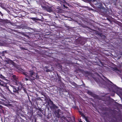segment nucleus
I'll list each match as a JSON object with an SVG mask.
<instances>
[{"label": "nucleus", "mask_w": 122, "mask_h": 122, "mask_svg": "<svg viewBox=\"0 0 122 122\" xmlns=\"http://www.w3.org/2000/svg\"><path fill=\"white\" fill-rule=\"evenodd\" d=\"M80 113L82 115V116H83V113H82L81 112L79 111Z\"/></svg>", "instance_id": "obj_5"}, {"label": "nucleus", "mask_w": 122, "mask_h": 122, "mask_svg": "<svg viewBox=\"0 0 122 122\" xmlns=\"http://www.w3.org/2000/svg\"><path fill=\"white\" fill-rule=\"evenodd\" d=\"M25 80H26V81L28 80V79L27 78H25Z\"/></svg>", "instance_id": "obj_7"}, {"label": "nucleus", "mask_w": 122, "mask_h": 122, "mask_svg": "<svg viewBox=\"0 0 122 122\" xmlns=\"http://www.w3.org/2000/svg\"><path fill=\"white\" fill-rule=\"evenodd\" d=\"M8 63H10L12 65H14V62L11 60H10L8 61Z\"/></svg>", "instance_id": "obj_4"}, {"label": "nucleus", "mask_w": 122, "mask_h": 122, "mask_svg": "<svg viewBox=\"0 0 122 122\" xmlns=\"http://www.w3.org/2000/svg\"><path fill=\"white\" fill-rule=\"evenodd\" d=\"M2 106L1 105H0V108H1Z\"/></svg>", "instance_id": "obj_9"}, {"label": "nucleus", "mask_w": 122, "mask_h": 122, "mask_svg": "<svg viewBox=\"0 0 122 122\" xmlns=\"http://www.w3.org/2000/svg\"><path fill=\"white\" fill-rule=\"evenodd\" d=\"M79 122H82L81 121H79Z\"/></svg>", "instance_id": "obj_12"}, {"label": "nucleus", "mask_w": 122, "mask_h": 122, "mask_svg": "<svg viewBox=\"0 0 122 122\" xmlns=\"http://www.w3.org/2000/svg\"><path fill=\"white\" fill-rule=\"evenodd\" d=\"M31 19L33 20H35V18H31Z\"/></svg>", "instance_id": "obj_6"}, {"label": "nucleus", "mask_w": 122, "mask_h": 122, "mask_svg": "<svg viewBox=\"0 0 122 122\" xmlns=\"http://www.w3.org/2000/svg\"><path fill=\"white\" fill-rule=\"evenodd\" d=\"M0 14L2 16L3 15V14H2L1 13V12H0Z\"/></svg>", "instance_id": "obj_8"}, {"label": "nucleus", "mask_w": 122, "mask_h": 122, "mask_svg": "<svg viewBox=\"0 0 122 122\" xmlns=\"http://www.w3.org/2000/svg\"><path fill=\"white\" fill-rule=\"evenodd\" d=\"M85 119L86 120V121H87V119L86 118H85Z\"/></svg>", "instance_id": "obj_10"}, {"label": "nucleus", "mask_w": 122, "mask_h": 122, "mask_svg": "<svg viewBox=\"0 0 122 122\" xmlns=\"http://www.w3.org/2000/svg\"><path fill=\"white\" fill-rule=\"evenodd\" d=\"M121 55H122V52H121Z\"/></svg>", "instance_id": "obj_11"}, {"label": "nucleus", "mask_w": 122, "mask_h": 122, "mask_svg": "<svg viewBox=\"0 0 122 122\" xmlns=\"http://www.w3.org/2000/svg\"><path fill=\"white\" fill-rule=\"evenodd\" d=\"M47 11L51 12L52 11V8L51 7H49L47 9Z\"/></svg>", "instance_id": "obj_3"}, {"label": "nucleus", "mask_w": 122, "mask_h": 122, "mask_svg": "<svg viewBox=\"0 0 122 122\" xmlns=\"http://www.w3.org/2000/svg\"><path fill=\"white\" fill-rule=\"evenodd\" d=\"M28 75L26 74L25 73H24V74L27 77L29 78L30 77L32 78L31 79H36L38 78L39 76L37 75L35 73H34L33 71H30L29 73H27Z\"/></svg>", "instance_id": "obj_1"}, {"label": "nucleus", "mask_w": 122, "mask_h": 122, "mask_svg": "<svg viewBox=\"0 0 122 122\" xmlns=\"http://www.w3.org/2000/svg\"><path fill=\"white\" fill-rule=\"evenodd\" d=\"M60 111V110L58 109L57 110H56L54 112L56 116L58 118H59L60 117V115L59 114Z\"/></svg>", "instance_id": "obj_2"}]
</instances>
